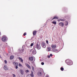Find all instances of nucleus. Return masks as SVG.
Listing matches in <instances>:
<instances>
[{
	"instance_id": "nucleus-1",
	"label": "nucleus",
	"mask_w": 77,
	"mask_h": 77,
	"mask_svg": "<svg viewBox=\"0 0 77 77\" xmlns=\"http://www.w3.org/2000/svg\"><path fill=\"white\" fill-rule=\"evenodd\" d=\"M66 62L68 65H72V61L71 60H66Z\"/></svg>"
},
{
	"instance_id": "nucleus-2",
	"label": "nucleus",
	"mask_w": 77,
	"mask_h": 77,
	"mask_svg": "<svg viewBox=\"0 0 77 77\" xmlns=\"http://www.w3.org/2000/svg\"><path fill=\"white\" fill-rule=\"evenodd\" d=\"M51 47L52 49H54L56 48V45L55 44H52L51 45Z\"/></svg>"
},
{
	"instance_id": "nucleus-3",
	"label": "nucleus",
	"mask_w": 77,
	"mask_h": 77,
	"mask_svg": "<svg viewBox=\"0 0 77 77\" xmlns=\"http://www.w3.org/2000/svg\"><path fill=\"white\" fill-rule=\"evenodd\" d=\"M2 41H3V42H5V41H6V37L4 36H3L2 38Z\"/></svg>"
},
{
	"instance_id": "nucleus-4",
	"label": "nucleus",
	"mask_w": 77,
	"mask_h": 77,
	"mask_svg": "<svg viewBox=\"0 0 77 77\" xmlns=\"http://www.w3.org/2000/svg\"><path fill=\"white\" fill-rule=\"evenodd\" d=\"M36 48L38 50H39L41 48V46H40V45H39L38 44H37L36 45Z\"/></svg>"
},
{
	"instance_id": "nucleus-5",
	"label": "nucleus",
	"mask_w": 77,
	"mask_h": 77,
	"mask_svg": "<svg viewBox=\"0 0 77 77\" xmlns=\"http://www.w3.org/2000/svg\"><path fill=\"white\" fill-rule=\"evenodd\" d=\"M42 47L43 48H45L46 47V45H45V43L44 42H43L42 44Z\"/></svg>"
},
{
	"instance_id": "nucleus-6",
	"label": "nucleus",
	"mask_w": 77,
	"mask_h": 77,
	"mask_svg": "<svg viewBox=\"0 0 77 77\" xmlns=\"http://www.w3.org/2000/svg\"><path fill=\"white\" fill-rule=\"evenodd\" d=\"M59 26H61V27H63V26H64V23L62 22L60 23L59 24Z\"/></svg>"
},
{
	"instance_id": "nucleus-7",
	"label": "nucleus",
	"mask_w": 77,
	"mask_h": 77,
	"mask_svg": "<svg viewBox=\"0 0 77 77\" xmlns=\"http://www.w3.org/2000/svg\"><path fill=\"white\" fill-rule=\"evenodd\" d=\"M52 51L55 52V53H57V52H58V50L55 49H52Z\"/></svg>"
},
{
	"instance_id": "nucleus-8",
	"label": "nucleus",
	"mask_w": 77,
	"mask_h": 77,
	"mask_svg": "<svg viewBox=\"0 0 77 77\" xmlns=\"http://www.w3.org/2000/svg\"><path fill=\"white\" fill-rule=\"evenodd\" d=\"M56 19V20H58V17L57 16H55L53 17V18L52 19V20H54Z\"/></svg>"
},
{
	"instance_id": "nucleus-9",
	"label": "nucleus",
	"mask_w": 77,
	"mask_h": 77,
	"mask_svg": "<svg viewBox=\"0 0 77 77\" xmlns=\"http://www.w3.org/2000/svg\"><path fill=\"white\" fill-rule=\"evenodd\" d=\"M25 65H26V66H27V67L28 68H29V69H31V67H30V66H29V64L27 63H26Z\"/></svg>"
},
{
	"instance_id": "nucleus-10",
	"label": "nucleus",
	"mask_w": 77,
	"mask_h": 77,
	"mask_svg": "<svg viewBox=\"0 0 77 77\" xmlns=\"http://www.w3.org/2000/svg\"><path fill=\"white\" fill-rule=\"evenodd\" d=\"M20 72L21 73V74L22 75H23V74L24 73V71L22 69H20Z\"/></svg>"
},
{
	"instance_id": "nucleus-11",
	"label": "nucleus",
	"mask_w": 77,
	"mask_h": 77,
	"mask_svg": "<svg viewBox=\"0 0 77 77\" xmlns=\"http://www.w3.org/2000/svg\"><path fill=\"white\" fill-rule=\"evenodd\" d=\"M37 32L36 31H34L33 32V36H35Z\"/></svg>"
},
{
	"instance_id": "nucleus-12",
	"label": "nucleus",
	"mask_w": 77,
	"mask_h": 77,
	"mask_svg": "<svg viewBox=\"0 0 77 77\" xmlns=\"http://www.w3.org/2000/svg\"><path fill=\"white\" fill-rule=\"evenodd\" d=\"M13 64H14V65H15V66H18V63L17 62H14L13 63Z\"/></svg>"
},
{
	"instance_id": "nucleus-13",
	"label": "nucleus",
	"mask_w": 77,
	"mask_h": 77,
	"mask_svg": "<svg viewBox=\"0 0 77 77\" xmlns=\"http://www.w3.org/2000/svg\"><path fill=\"white\" fill-rule=\"evenodd\" d=\"M19 59L20 60L21 62L23 63V60L22 59V58L19 57Z\"/></svg>"
},
{
	"instance_id": "nucleus-14",
	"label": "nucleus",
	"mask_w": 77,
	"mask_h": 77,
	"mask_svg": "<svg viewBox=\"0 0 77 77\" xmlns=\"http://www.w3.org/2000/svg\"><path fill=\"white\" fill-rule=\"evenodd\" d=\"M29 60H33V57H30L29 58Z\"/></svg>"
},
{
	"instance_id": "nucleus-15",
	"label": "nucleus",
	"mask_w": 77,
	"mask_h": 77,
	"mask_svg": "<svg viewBox=\"0 0 77 77\" xmlns=\"http://www.w3.org/2000/svg\"><path fill=\"white\" fill-rule=\"evenodd\" d=\"M4 69L5 70H8V68L7 66H4Z\"/></svg>"
},
{
	"instance_id": "nucleus-16",
	"label": "nucleus",
	"mask_w": 77,
	"mask_h": 77,
	"mask_svg": "<svg viewBox=\"0 0 77 77\" xmlns=\"http://www.w3.org/2000/svg\"><path fill=\"white\" fill-rule=\"evenodd\" d=\"M30 75L31 77H34V75H33V72H32V71H31V73L30 74Z\"/></svg>"
},
{
	"instance_id": "nucleus-17",
	"label": "nucleus",
	"mask_w": 77,
	"mask_h": 77,
	"mask_svg": "<svg viewBox=\"0 0 77 77\" xmlns=\"http://www.w3.org/2000/svg\"><path fill=\"white\" fill-rule=\"evenodd\" d=\"M51 23L54 24H56V22L54 20L53 22H52Z\"/></svg>"
},
{
	"instance_id": "nucleus-18",
	"label": "nucleus",
	"mask_w": 77,
	"mask_h": 77,
	"mask_svg": "<svg viewBox=\"0 0 77 77\" xmlns=\"http://www.w3.org/2000/svg\"><path fill=\"white\" fill-rule=\"evenodd\" d=\"M47 49H48V51H50L51 50V48L50 47H48Z\"/></svg>"
},
{
	"instance_id": "nucleus-19",
	"label": "nucleus",
	"mask_w": 77,
	"mask_h": 77,
	"mask_svg": "<svg viewBox=\"0 0 77 77\" xmlns=\"http://www.w3.org/2000/svg\"><path fill=\"white\" fill-rule=\"evenodd\" d=\"M36 51H32V53L33 54H36Z\"/></svg>"
},
{
	"instance_id": "nucleus-20",
	"label": "nucleus",
	"mask_w": 77,
	"mask_h": 77,
	"mask_svg": "<svg viewBox=\"0 0 77 77\" xmlns=\"http://www.w3.org/2000/svg\"><path fill=\"white\" fill-rule=\"evenodd\" d=\"M66 17L67 19H69V15H67L66 16Z\"/></svg>"
},
{
	"instance_id": "nucleus-21",
	"label": "nucleus",
	"mask_w": 77,
	"mask_h": 77,
	"mask_svg": "<svg viewBox=\"0 0 77 77\" xmlns=\"http://www.w3.org/2000/svg\"><path fill=\"white\" fill-rule=\"evenodd\" d=\"M14 56H11L10 57V59H11V60H12V59H14Z\"/></svg>"
},
{
	"instance_id": "nucleus-22",
	"label": "nucleus",
	"mask_w": 77,
	"mask_h": 77,
	"mask_svg": "<svg viewBox=\"0 0 77 77\" xmlns=\"http://www.w3.org/2000/svg\"><path fill=\"white\" fill-rule=\"evenodd\" d=\"M64 69H63V67H61L60 70H61V71H63Z\"/></svg>"
},
{
	"instance_id": "nucleus-23",
	"label": "nucleus",
	"mask_w": 77,
	"mask_h": 77,
	"mask_svg": "<svg viewBox=\"0 0 77 77\" xmlns=\"http://www.w3.org/2000/svg\"><path fill=\"white\" fill-rule=\"evenodd\" d=\"M32 70L33 71H34V67H33V66H32Z\"/></svg>"
},
{
	"instance_id": "nucleus-24",
	"label": "nucleus",
	"mask_w": 77,
	"mask_h": 77,
	"mask_svg": "<svg viewBox=\"0 0 77 77\" xmlns=\"http://www.w3.org/2000/svg\"><path fill=\"white\" fill-rule=\"evenodd\" d=\"M26 35H27V33H26V32H25L23 34V36H26Z\"/></svg>"
},
{
	"instance_id": "nucleus-25",
	"label": "nucleus",
	"mask_w": 77,
	"mask_h": 77,
	"mask_svg": "<svg viewBox=\"0 0 77 77\" xmlns=\"http://www.w3.org/2000/svg\"><path fill=\"white\" fill-rule=\"evenodd\" d=\"M41 64L42 65H44V62H42L41 63Z\"/></svg>"
},
{
	"instance_id": "nucleus-26",
	"label": "nucleus",
	"mask_w": 77,
	"mask_h": 77,
	"mask_svg": "<svg viewBox=\"0 0 77 77\" xmlns=\"http://www.w3.org/2000/svg\"><path fill=\"white\" fill-rule=\"evenodd\" d=\"M33 45V43H31L30 45L31 47H32Z\"/></svg>"
},
{
	"instance_id": "nucleus-27",
	"label": "nucleus",
	"mask_w": 77,
	"mask_h": 77,
	"mask_svg": "<svg viewBox=\"0 0 77 77\" xmlns=\"http://www.w3.org/2000/svg\"><path fill=\"white\" fill-rule=\"evenodd\" d=\"M5 63H7L8 62L7 61L5 60Z\"/></svg>"
},
{
	"instance_id": "nucleus-28",
	"label": "nucleus",
	"mask_w": 77,
	"mask_h": 77,
	"mask_svg": "<svg viewBox=\"0 0 77 77\" xmlns=\"http://www.w3.org/2000/svg\"><path fill=\"white\" fill-rule=\"evenodd\" d=\"M13 77H16V75H15L14 74H13Z\"/></svg>"
},
{
	"instance_id": "nucleus-29",
	"label": "nucleus",
	"mask_w": 77,
	"mask_h": 77,
	"mask_svg": "<svg viewBox=\"0 0 77 77\" xmlns=\"http://www.w3.org/2000/svg\"><path fill=\"white\" fill-rule=\"evenodd\" d=\"M26 72H29V70H26Z\"/></svg>"
},
{
	"instance_id": "nucleus-30",
	"label": "nucleus",
	"mask_w": 77,
	"mask_h": 77,
	"mask_svg": "<svg viewBox=\"0 0 77 77\" xmlns=\"http://www.w3.org/2000/svg\"><path fill=\"white\" fill-rule=\"evenodd\" d=\"M65 20V19H62V20H61V21H64Z\"/></svg>"
},
{
	"instance_id": "nucleus-31",
	"label": "nucleus",
	"mask_w": 77,
	"mask_h": 77,
	"mask_svg": "<svg viewBox=\"0 0 77 77\" xmlns=\"http://www.w3.org/2000/svg\"><path fill=\"white\" fill-rule=\"evenodd\" d=\"M48 58H50V55H48Z\"/></svg>"
},
{
	"instance_id": "nucleus-32",
	"label": "nucleus",
	"mask_w": 77,
	"mask_h": 77,
	"mask_svg": "<svg viewBox=\"0 0 77 77\" xmlns=\"http://www.w3.org/2000/svg\"><path fill=\"white\" fill-rule=\"evenodd\" d=\"M50 56H51V57H52V56H53V55H52V54H50Z\"/></svg>"
},
{
	"instance_id": "nucleus-33",
	"label": "nucleus",
	"mask_w": 77,
	"mask_h": 77,
	"mask_svg": "<svg viewBox=\"0 0 77 77\" xmlns=\"http://www.w3.org/2000/svg\"><path fill=\"white\" fill-rule=\"evenodd\" d=\"M19 66H22V65L21 64H19Z\"/></svg>"
},
{
	"instance_id": "nucleus-34",
	"label": "nucleus",
	"mask_w": 77,
	"mask_h": 77,
	"mask_svg": "<svg viewBox=\"0 0 77 77\" xmlns=\"http://www.w3.org/2000/svg\"><path fill=\"white\" fill-rule=\"evenodd\" d=\"M16 69H17V68H18V66H16Z\"/></svg>"
},
{
	"instance_id": "nucleus-35",
	"label": "nucleus",
	"mask_w": 77,
	"mask_h": 77,
	"mask_svg": "<svg viewBox=\"0 0 77 77\" xmlns=\"http://www.w3.org/2000/svg\"><path fill=\"white\" fill-rule=\"evenodd\" d=\"M46 42L47 44H48V41L47 40L46 41Z\"/></svg>"
},
{
	"instance_id": "nucleus-36",
	"label": "nucleus",
	"mask_w": 77,
	"mask_h": 77,
	"mask_svg": "<svg viewBox=\"0 0 77 77\" xmlns=\"http://www.w3.org/2000/svg\"><path fill=\"white\" fill-rule=\"evenodd\" d=\"M68 22H67L66 23V25L67 26V25H68Z\"/></svg>"
},
{
	"instance_id": "nucleus-37",
	"label": "nucleus",
	"mask_w": 77,
	"mask_h": 77,
	"mask_svg": "<svg viewBox=\"0 0 77 77\" xmlns=\"http://www.w3.org/2000/svg\"><path fill=\"white\" fill-rule=\"evenodd\" d=\"M40 75H42V73L41 72H40Z\"/></svg>"
},
{
	"instance_id": "nucleus-38",
	"label": "nucleus",
	"mask_w": 77,
	"mask_h": 77,
	"mask_svg": "<svg viewBox=\"0 0 77 77\" xmlns=\"http://www.w3.org/2000/svg\"><path fill=\"white\" fill-rule=\"evenodd\" d=\"M59 20H60V21H62V19H59Z\"/></svg>"
},
{
	"instance_id": "nucleus-39",
	"label": "nucleus",
	"mask_w": 77,
	"mask_h": 77,
	"mask_svg": "<svg viewBox=\"0 0 77 77\" xmlns=\"http://www.w3.org/2000/svg\"><path fill=\"white\" fill-rule=\"evenodd\" d=\"M58 21H60V20H59H59H58Z\"/></svg>"
},
{
	"instance_id": "nucleus-40",
	"label": "nucleus",
	"mask_w": 77,
	"mask_h": 77,
	"mask_svg": "<svg viewBox=\"0 0 77 77\" xmlns=\"http://www.w3.org/2000/svg\"><path fill=\"white\" fill-rule=\"evenodd\" d=\"M0 57H1V58H2V57H1V56L0 55Z\"/></svg>"
}]
</instances>
